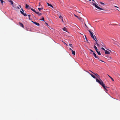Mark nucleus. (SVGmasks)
I'll list each match as a JSON object with an SVG mask.
<instances>
[{"mask_svg": "<svg viewBox=\"0 0 120 120\" xmlns=\"http://www.w3.org/2000/svg\"><path fill=\"white\" fill-rule=\"evenodd\" d=\"M96 81L98 83L100 84L103 87L104 90H106L107 91V90L106 88V87H107V86H105V84H104L103 82L100 79V80H99L97 79H96Z\"/></svg>", "mask_w": 120, "mask_h": 120, "instance_id": "nucleus-1", "label": "nucleus"}, {"mask_svg": "<svg viewBox=\"0 0 120 120\" xmlns=\"http://www.w3.org/2000/svg\"><path fill=\"white\" fill-rule=\"evenodd\" d=\"M93 5L94 6H95V7L97 9L99 10H103V9H102L100 8L96 4H94V3H93Z\"/></svg>", "mask_w": 120, "mask_h": 120, "instance_id": "nucleus-2", "label": "nucleus"}, {"mask_svg": "<svg viewBox=\"0 0 120 120\" xmlns=\"http://www.w3.org/2000/svg\"><path fill=\"white\" fill-rule=\"evenodd\" d=\"M93 55L96 58H97L99 60H101L100 59L98 56H97L96 54L94 52L93 53Z\"/></svg>", "mask_w": 120, "mask_h": 120, "instance_id": "nucleus-3", "label": "nucleus"}, {"mask_svg": "<svg viewBox=\"0 0 120 120\" xmlns=\"http://www.w3.org/2000/svg\"><path fill=\"white\" fill-rule=\"evenodd\" d=\"M31 22H33L34 24H35L37 26H40V24H39V23H38L34 22L32 21Z\"/></svg>", "mask_w": 120, "mask_h": 120, "instance_id": "nucleus-4", "label": "nucleus"}, {"mask_svg": "<svg viewBox=\"0 0 120 120\" xmlns=\"http://www.w3.org/2000/svg\"><path fill=\"white\" fill-rule=\"evenodd\" d=\"M20 12L23 15L25 16H27V15L24 12H23L21 11H20Z\"/></svg>", "mask_w": 120, "mask_h": 120, "instance_id": "nucleus-5", "label": "nucleus"}, {"mask_svg": "<svg viewBox=\"0 0 120 120\" xmlns=\"http://www.w3.org/2000/svg\"><path fill=\"white\" fill-rule=\"evenodd\" d=\"M25 8L26 9H28V8L29 9H31V8L27 4H26Z\"/></svg>", "mask_w": 120, "mask_h": 120, "instance_id": "nucleus-6", "label": "nucleus"}, {"mask_svg": "<svg viewBox=\"0 0 120 120\" xmlns=\"http://www.w3.org/2000/svg\"><path fill=\"white\" fill-rule=\"evenodd\" d=\"M93 74L95 75L99 79H100L99 78V76L96 73H93Z\"/></svg>", "mask_w": 120, "mask_h": 120, "instance_id": "nucleus-7", "label": "nucleus"}, {"mask_svg": "<svg viewBox=\"0 0 120 120\" xmlns=\"http://www.w3.org/2000/svg\"><path fill=\"white\" fill-rule=\"evenodd\" d=\"M105 54H110V52L107 50H105Z\"/></svg>", "mask_w": 120, "mask_h": 120, "instance_id": "nucleus-8", "label": "nucleus"}, {"mask_svg": "<svg viewBox=\"0 0 120 120\" xmlns=\"http://www.w3.org/2000/svg\"><path fill=\"white\" fill-rule=\"evenodd\" d=\"M19 23L20 26L22 27L23 28H24L23 25L22 23L19 22Z\"/></svg>", "mask_w": 120, "mask_h": 120, "instance_id": "nucleus-9", "label": "nucleus"}, {"mask_svg": "<svg viewBox=\"0 0 120 120\" xmlns=\"http://www.w3.org/2000/svg\"><path fill=\"white\" fill-rule=\"evenodd\" d=\"M47 4L48 5V6L51 7L52 8H53V6L51 4L48 3H47Z\"/></svg>", "mask_w": 120, "mask_h": 120, "instance_id": "nucleus-10", "label": "nucleus"}, {"mask_svg": "<svg viewBox=\"0 0 120 120\" xmlns=\"http://www.w3.org/2000/svg\"><path fill=\"white\" fill-rule=\"evenodd\" d=\"M88 31L89 32H90V36H91L93 35V33L90 30H88Z\"/></svg>", "mask_w": 120, "mask_h": 120, "instance_id": "nucleus-11", "label": "nucleus"}, {"mask_svg": "<svg viewBox=\"0 0 120 120\" xmlns=\"http://www.w3.org/2000/svg\"><path fill=\"white\" fill-rule=\"evenodd\" d=\"M71 51L72 52V54L75 55V51H73L72 50H71Z\"/></svg>", "mask_w": 120, "mask_h": 120, "instance_id": "nucleus-12", "label": "nucleus"}, {"mask_svg": "<svg viewBox=\"0 0 120 120\" xmlns=\"http://www.w3.org/2000/svg\"><path fill=\"white\" fill-rule=\"evenodd\" d=\"M39 16H41L42 14L41 13H39V12H36V13Z\"/></svg>", "mask_w": 120, "mask_h": 120, "instance_id": "nucleus-13", "label": "nucleus"}, {"mask_svg": "<svg viewBox=\"0 0 120 120\" xmlns=\"http://www.w3.org/2000/svg\"><path fill=\"white\" fill-rule=\"evenodd\" d=\"M89 74L94 79H95L96 78L93 75L90 73H89Z\"/></svg>", "mask_w": 120, "mask_h": 120, "instance_id": "nucleus-14", "label": "nucleus"}, {"mask_svg": "<svg viewBox=\"0 0 120 120\" xmlns=\"http://www.w3.org/2000/svg\"><path fill=\"white\" fill-rule=\"evenodd\" d=\"M63 30L64 31H67V29L65 27H64L63 28Z\"/></svg>", "mask_w": 120, "mask_h": 120, "instance_id": "nucleus-15", "label": "nucleus"}, {"mask_svg": "<svg viewBox=\"0 0 120 120\" xmlns=\"http://www.w3.org/2000/svg\"><path fill=\"white\" fill-rule=\"evenodd\" d=\"M31 10L32 11H34L35 13H36V11L34 9L31 8Z\"/></svg>", "mask_w": 120, "mask_h": 120, "instance_id": "nucleus-16", "label": "nucleus"}, {"mask_svg": "<svg viewBox=\"0 0 120 120\" xmlns=\"http://www.w3.org/2000/svg\"><path fill=\"white\" fill-rule=\"evenodd\" d=\"M108 76L109 77V78L112 80L113 81H114V80L109 75H108Z\"/></svg>", "mask_w": 120, "mask_h": 120, "instance_id": "nucleus-17", "label": "nucleus"}, {"mask_svg": "<svg viewBox=\"0 0 120 120\" xmlns=\"http://www.w3.org/2000/svg\"><path fill=\"white\" fill-rule=\"evenodd\" d=\"M94 36L95 37V40H94L96 41V42H97V41H98V40L97 39V38H96V36Z\"/></svg>", "mask_w": 120, "mask_h": 120, "instance_id": "nucleus-18", "label": "nucleus"}, {"mask_svg": "<svg viewBox=\"0 0 120 120\" xmlns=\"http://www.w3.org/2000/svg\"><path fill=\"white\" fill-rule=\"evenodd\" d=\"M10 0L9 2L11 3V5H12L13 4V2L11 0Z\"/></svg>", "mask_w": 120, "mask_h": 120, "instance_id": "nucleus-19", "label": "nucleus"}, {"mask_svg": "<svg viewBox=\"0 0 120 120\" xmlns=\"http://www.w3.org/2000/svg\"><path fill=\"white\" fill-rule=\"evenodd\" d=\"M40 20H43V21H44V17H42V19H40Z\"/></svg>", "mask_w": 120, "mask_h": 120, "instance_id": "nucleus-20", "label": "nucleus"}, {"mask_svg": "<svg viewBox=\"0 0 120 120\" xmlns=\"http://www.w3.org/2000/svg\"><path fill=\"white\" fill-rule=\"evenodd\" d=\"M94 48L95 49V50H98V49H97V47L95 45H94Z\"/></svg>", "mask_w": 120, "mask_h": 120, "instance_id": "nucleus-21", "label": "nucleus"}, {"mask_svg": "<svg viewBox=\"0 0 120 120\" xmlns=\"http://www.w3.org/2000/svg\"><path fill=\"white\" fill-rule=\"evenodd\" d=\"M2 4H3V2H5L3 1V0H0Z\"/></svg>", "mask_w": 120, "mask_h": 120, "instance_id": "nucleus-22", "label": "nucleus"}, {"mask_svg": "<svg viewBox=\"0 0 120 120\" xmlns=\"http://www.w3.org/2000/svg\"><path fill=\"white\" fill-rule=\"evenodd\" d=\"M91 36V38L93 39L94 40H95V38H94L93 35H92Z\"/></svg>", "mask_w": 120, "mask_h": 120, "instance_id": "nucleus-23", "label": "nucleus"}, {"mask_svg": "<svg viewBox=\"0 0 120 120\" xmlns=\"http://www.w3.org/2000/svg\"><path fill=\"white\" fill-rule=\"evenodd\" d=\"M74 16L76 17L78 19H79V17L78 16H77L76 15H75V14H74Z\"/></svg>", "mask_w": 120, "mask_h": 120, "instance_id": "nucleus-24", "label": "nucleus"}, {"mask_svg": "<svg viewBox=\"0 0 120 120\" xmlns=\"http://www.w3.org/2000/svg\"><path fill=\"white\" fill-rule=\"evenodd\" d=\"M59 18H60V19H63V17L61 16V15H60V16H59Z\"/></svg>", "mask_w": 120, "mask_h": 120, "instance_id": "nucleus-25", "label": "nucleus"}, {"mask_svg": "<svg viewBox=\"0 0 120 120\" xmlns=\"http://www.w3.org/2000/svg\"><path fill=\"white\" fill-rule=\"evenodd\" d=\"M28 16L29 18V19L30 20V15H28Z\"/></svg>", "mask_w": 120, "mask_h": 120, "instance_id": "nucleus-26", "label": "nucleus"}, {"mask_svg": "<svg viewBox=\"0 0 120 120\" xmlns=\"http://www.w3.org/2000/svg\"><path fill=\"white\" fill-rule=\"evenodd\" d=\"M97 53L99 55H101L100 51H99Z\"/></svg>", "mask_w": 120, "mask_h": 120, "instance_id": "nucleus-27", "label": "nucleus"}, {"mask_svg": "<svg viewBox=\"0 0 120 120\" xmlns=\"http://www.w3.org/2000/svg\"><path fill=\"white\" fill-rule=\"evenodd\" d=\"M13 7L15 8H16V7H15L14 6L15 5V4L14 5L13 4L12 5Z\"/></svg>", "mask_w": 120, "mask_h": 120, "instance_id": "nucleus-28", "label": "nucleus"}, {"mask_svg": "<svg viewBox=\"0 0 120 120\" xmlns=\"http://www.w3.org/2000/svg\"><path fill=\"white\" fill-rule=\"evenodd\" d=\"M79 19L80 21H82V18L81 17H79V19Z\"/></svg>", "mask_w": 120, "mask_h": 120, "instance_id": "nucleus-29", "label": "nucleus"}, {"mask_svg": "<svg viewBox=\"0 0 120 120\" xmlns=\"http://www.w3.org/2000/svg\"><path fill=\"white\" fill-rule=\"evenodd\" d=\"M43 8H38V10L40 11Z\"/></svg>", "mask_w": 120, "mask_h": 120, "instance_id": "nucleus-30", "label": "nucleus"}, {"mask_svg": "<svg viewBox=\"0 0 120 120\" xmlns=\"http://www.w3.org/2000/svg\"><path fill=\"white\" fill-rule=\"evenodd\" d=\"M97 46H98V47H99V45L98 44V43H97V42H96Z\"/></svg>", "mask_w": 120, "mask_h": 120, "instance_id": "nucleus-31", "label": "nucleus"}, {"mask_svg": "<svg viewBox=\"0 0 120 120\" xmlns=\"http://www.w3.org/2000/svg\"><path fill=\"white\" fill-rule=\"evenodd\" d=\"M89 50L90 51L92 52H93V53H94V52L92 50L90 49H89Z\"/></svg>", "mask_w": 120, "mask_h": 120, "instance_id": "nucleus-32", "label": "nucleus"}, {"mask_svg": "<svg viewBox=\"0 0 120 120\" xmlns=\"http://www.w3.org/2000/svg\"><path fill=\"white\" fill-rule=\"evenodd\" d=\"M101 49H102L105 51V50H105V49L104 48H103V47L101 48Z\"/></svg>", "mask_w": 120, "mask_h": 120, "instance_id": "nucleus-33", "label": "nucleus"}, {"mask_svg": "<svg viewBox=\"0 0 120 120\" xmlns=\"http://www.w3.org/2000/svg\"><path fill=\"white\" fill-rule=\"evenodd\" d=\"M85 38H86V41H87L88 42V40H87V38H86V35H85Z\"/></svg>", "mask_w": 120, "mask_h": 120, "instance_id": "nucleus-34", "label": "nucleus"}, {"mask_svg": "<svg viewBox=\"0 0 120 120\" xmlns=\"http://www.w3.org/2000/svg\"><path fill=\"white\" fill-rule=\"evenodd\" d=\"M15 8L16 9H20V8H19V7H16V8Z\"/></svg>", "mask_w": 120, "mask_h": 120, "instance_id": "nucleus-35", "label": "nucleus"}, {"mask_svg": "<svg viewBox=\"0 0 120 120\" xmlns=\"http://www.w3.org/2000/svg\"><path fill=\"white\" fill-rule=\"evenodd\" d=\"M100 3L101 4H105L102 2H100Z\"/></svg>", "mask_w": 120, "mask_h": 120, "instance_id": "nucleus-36", "label": "nucleus"}, {"mask_svg": "<svg viewBox=\"0 0 120 120\" xmlns=\"http://www.w3.org/2000/svg\"><path fill=\"white\" fill-rule=\"evenodd\" d=\"M85 26H86L88 28V27L87 26V25H86V24L85 23Z\"/></svg>", "mask_w": 120, "mask_h": 120, "instance_id": "nucleus-37", "label": "nucleus"}, {"mask_svg": "<svg viewBox=\"0 0 120 120\" xmlns=\"http://www.w3.org/2000/svg\"><path fill=\"white\" fill-rule=\"evenodd\" d=\"M69 46H70V47H72L71 46V45H72L71 44H69Z\"/></svg>", "mask_w": 120, "mask_h": 120, "instance_id": "nucleus-38", "label": "nucleus"}, {"mask_svg": "<svg viewBox=\"0 0 120 120\" xmlns=\"http://www.w3.org/2000/svg\"><path fill=\"white\" fill-rule=\"evenodd\" d=\"M21 11H22L23 12L24 11V10H23V9L22 8H21Z\"/></svg>", "mask_w": 120, "mask_h": 120, "instance_id": "nucleus-39", "label": "nucleus"}, {"mask_svg": "<svg viewBox=\"0 0 120 120\" xmlns=\"http://www.w3.org/2000/svg\"><path fill=\"white\" fill-rule=\"evenodd\" d=\"M64 42V44L66 46H67L68 45H67V44H66V43H65V42Z\"/></svg>", "mask_w": 120, "mask_h": 120, "instance_id": "nucleus-40", "label": "nucleus"}, {"mask_svg": "<svg viewBox=\"0 0 120 120\" xmlns=\"http://www.w3.org/2000/svg\"><path fill=\"white\" fill-rule=\"evenodd\" d=\"M61 19V20H62V21L63 22H64V21H63V19Z\"/></svg>", "mask_w": 120, "mask_h": 120, "instance_id": "nucleus-41", "label": "nucleus"}, {"mask_svg": "<svg viewBox=\"0 0 120 120\" xmlns=\"http://www.w3.org/2000/svg\"><path fill=\"white\" fill-rule=\"evenodd\" d=\"M96 52H97V53H98V52L99 51H98V50H96Z\"/></svg>", "mask_w": 120, "mask_h": 120, "instance_id": "nucleus-42", "label": "nucleus"}, {"mask_svg": "<svg viewBox=\"0 0 120 120\" xmlns=\"http://www.w3.org/2000/svg\"><path fill=\"white\" fill-rule=\"evenodd\" d=\"M114 7H116L118 8H119L118 7H117V6H114Z\"/></svg>", "mask_w": 120, "mask_h": 120, "instance_id": "nucleus-43", "label": "nucleus"}, {"mask_svg": "<svg viewBox=\"0 0 120 120\" xmlns=\"http://www.w3.org/2000/svg\"><path fill=\"white\" fill-rule=\"evenodd\" d=\"M108 50L109 51V52H112V51H111V50Z\"/></svg>", "mask_w": 120, "mask_h": 120, "instance_id": "nucleus-44", "label": "nucleus"}, {"mask_svg": "<svg viewBox=\"0 0 120 120\" xmlns=\"http://www.w3.org/2000/svg\"><path fill=\"white\" fill-rule=\"evenodd\" d=\"M90 71L91 72H92V73H94L93 72H92V71Z\"/></svg>", "mask_w": 120, "mask_h": 120, "instance_id": "nucleus-45", "label": "nucleus"}, {"mask_svg": "<svg viewBox=\"0 0 120 120\" xmlns=\"http://www.w3.org/2000/svg\"><path fill=\"white\" fill-rule=\"evenodd\" d=\"M19 6L20 7V8H21V6L20 5H19Z\"/></svg>", "mask_w": 120, "mask_h": 120, "instance_id": "nucleus-46", "label": "nucleus"}, {"mask_svg": "<svg viewBox=\"0 0 120 120\" xmlns=\"http://www.w3.org/2000/svg\"><path fill=\"white\" fill-rule=\"evenodd\" d=\"M45 23L47 25H48V24L47 23H46V22H45Z\"/></svg>", "mask_w": 120, "mask_h": 120, "instance_id": "nucleus-47", "label": "nucleus"}, {"mask_svg": "<svg viewBox=\"0 0 120 120\" xmlns=\"http://www.w3.org/2000/svg\"><path fill=\"white\" fill-rule=\"evenodd\" d=\"M100 61H101L102 62H104L103 61H102V60H101Z\"/></svg>", "mask_w": 120, "mask_h": 120, "instance_id": "nucleus-48", "label": "nucleus"}, {"mask_svg": "<svg viewBox=\"0 0 120 120\" xmlns=\"http://www.w3.org/2000/svg\"><path fill=\"white\" fill-rule=\"evenodd\" d=\"M15 5V6H14V7H16V5Z\"/></svg>", "mask_w": 120, "mask_h": 120, "instance_id": "nucleus-49", "label": "nucleus"}, {"mask_svg": "<svg viewBox=\"0 0 120 120\" xmlns=\"http://www.w3.org/2000/svg\"><path fill=\"white\" fill-rule=\"evenodd\" d=\"M15 5V6H14V7H16V5Z\"/></svg>", "mask_w": 120, "mask_h": 120, "instance_id": "nucleus-50", "label": "nucleus"}, {"mask_svg": "<svg viewBox=\"0 0 120 120\" xmlns=\"http://www.w3.org/2000/svg\"><path fill=\"white\" fill-rule=\"evenodd\" d=\"M69 49H70L71 50H72L71 48H70Z\"/></svg>", "mask_w": 120, "mask_h": 120, "instance_id": "nucleus-51", "label": "nucleus"}, {"mask_svg": "<svg viewBox=\"0 0 120 120\" xmlns=\"http://www.w3.org/2000/svg\"><path fill=\"white\" fill-rule=\"evenodd\" d=\"M114 44H116V43H114Z\"/></svg>", "mask_w": 120, "mask_h": 120, "instance_id": "nucleus-52", "label": "nucleus"}, {"mask_svg": "<svg viewBox=\"0 0 120 120\" xmlns=\"http://www.w3.org/2000/svg\"><path fill=\"white\" fill-rule=\"evenodd\" d=\"M117 45V46H119V45Z\"/></svg>", "mask_w": 120, "mask_h": 120, "instance_id": "nucleus-53", "label": "nucleus"}, {"mask_svg": "<svg viewBox=\"0 0 120 120\" xmlns=\"http://www.w3.org/2000/svg\"><path fill=\"white\" fill-rule=\"evenodd\" d=\"M117 10L118 11H119V10H118V9H117Z\"/></svg>", "mask_w": 120, "mask_h": 120, "instance_id": "nucleus-54", "label": "nucleus"}, {"mask_svg": "<svg viewBox=\"0 0 120 120\" xmlns=\"http://www.w3.org/2000/svg\"><path fill=\"white\" fill-rule=\"evenodd\" d=\"M93 1H94V0H92Z\"/></svg>", "mask_w": 120, "mask_h": 120, "instance_id": "nucleus-55", "label": "nucleus"}, {"mask_svg": "<svg viewBox=\"0 0 120 120\" xmlns=\"http://www.w3.org/2000/svg\"><path fill=\"white\" fill-rule=\"evenodd\" d=\"M40 4H39V6H40Z\"/></svg>", "mask_w": 120, "mask_h": 120, "instance_id": "nucleus-56", "label": "nucleus"}, {"mask_svg": "<svg viewBox=\"0 0 120 120\" xmlns=\"http://www.w3.org/2000/svg\"><path fill=\"white\" fill-rule=\"evenodd\" d=\"M91 53V54H92V53Z\"/></svg>", "mask_w": 120, "mask_h": 120, "instance_id": "nucleus-57", "label": "nucleus"}]
</instances>
